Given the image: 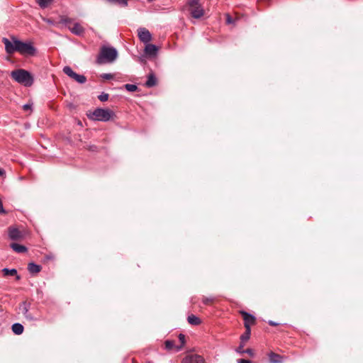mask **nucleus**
Here are the masks:
<instances>
[{
	"label": "nucleus",
	"instance_id": "obj_1",
	"mask_svg": "<svg viewBox=\"0 0 363 363\" xmlns=\"http://www.w3.org/2000/svg\"><path fill=\"white\" fill-rule=\"evenodd\" d=\"M11 39L13 42H11L6 38L2 39L6 53L11 55L15 52H18L22 55H34L35 49L31 43L22 42L14 37H12Z\"/></svg>",
	"mask_w": 363,
	"mask_h": 363
},
{
	"label": "nucleus",
	"instance_id": "obj_2",
	"mask_svg": "<svg viewBox=\"0 0 363 363\" xmlns=\"http://www.w3.org/2000/svg\"><path fill=\"white\" fill-rule=\"evenodd\" d=\"M118 57V51L113 47L102 46L96 57L99 65L112 63Z\"/></svg>",
	"mask_w": 363,
	"mask_h": 363
},
{
	"label": "nucleus",
	"instance_id": "obj_3",
	"mask_svg": "<svg viewBox=\"0 0 363 363\" xmlns=\"http://www.w3.org/2000/svg\"><path fill=\"white\" fill-rule=\"evenodd\" d=\"M11 77L18 83L26 86H30L33 83V78L30 73L23 69H18L11 72Z\"/></svg>",
	"mask_w": 363,
	"mask_h": 363
},
{
	"label": "nucleus",
	"instance_id": "obj_4",
	"mask_svg": "<svg viewBox=\"0 0 363 363\" xmlns=\"http://www.w3.org/2000/svg\"><path fill=\"white\" fill-rule=\"evenodd\" d=\"M115 113L113 111L108 108H97L93 112L88 113L87 116L93 121L106 122L111 120Z\"/></svg>",
	"mask_w": 363,
	"mask_h": 363
},
{
	"label": "nucleus",
	"instance_id": "obj_5",
	"mask_svg": "<svg viewBox=\"0 0 363 363\" xmlns=\"http://www.w3.org/2000/svg\"><path fill=\"white\" fill-rule=\"evenodd\" d=\"M63 72L68 77L73 79L79 84H84L86 82V77L84 75L79 74L74 72L69 66H65L63 68Z\"/></svg>",
	"mask_w": 363,
	"mask_h": 363
},
{
	"label": "nucleus",
	"instance_id": "obj_6",
	"mask_svg": "<svg viewBox=\"0 0 363 363\" xmlns=\"http://www.w3.org/2000/svg\"><path fill=\"white\" fill-rule=\"evenodd\" d=\"M182 363H206L205 359L201 355L196 354H188L182 361Z\"/></svg>",
	"mask_w": 363,
	"mask_h": 363
},
{
	"label": "nucleus",
	"instance_id": "obj_7",
	"mask_svg": "<svg viewBox=\"0 0 363 363\" xmlns=\"http://www.w3.org/2000/svg\"><path fill=\"white\" fill-rule=\"evenodd\" d=\"M138 35L140 40L144 43H148L152 40V35L145 28H139L138 29Z\"/></svg>",
	"mask_w": 363,
	"mask_h": 363
},
{
	"label": "nucleus",
	"instance_id": "obj_8",
	"mask_svg": "<svg viewBox=\"0 0 363 363\" xmlns=\"http://www.w3.org/2000/svg\"><path fill=\"white\" fill-rule=\"evenodd\" d=\"M241 314L243 317L244 325L245 328H247V327L250 328L251 325H254L255 323V318L254 315L245 311H242Z\"/></svg>",
	"mask_w": 363,
	"mask_h": 363
},
{
	"label": "nucleus",
	"instance_id": "obj_9",
	"mask_svg": "<svg viewBox=\"0 0 363 363\" xmlns=\"http://www.w3.org/2000/svg\"><path fill=\"white\" fill-rule=\"evenodd\" d=\"M9 236L11 240H18L22 239V233L17 228H10L9 230Z\"/></svg>",
	"mask_w": 363,
	"mask_h": 363
},
{
	"label": "nucleus",
	"instance_id": "obj_10",
	"mask_svg": "<svg viewBox=\"0 0 363 363\" xmlns=\"http://www.w3.org/2000/svg\"><path fill=\"white\" fill-rule=\"evenodd\" d=\"M190 11L192 17L194 18H199L204 14V11L201 5L190 8Z\"/></svg>",
	"mask_w": 363,
	"mask_h": 363
},
{
	"label": "nucleus",
	"instance_id": "obj_11",
	"mask_svg": "<svg viewBox=\"0 0 363 363\" xmlns=\"http://www.w3.org/2000/svg\"><path fill=\"white\" fill-rule=\"evenodd\" d=\"M69 30L77 35H81L84 33V28L79 23H74L72 26H69Z\"/></svg>",
	"mask_w": 363,
	"mask_h": 363
},
{
	"label": "nucleus",
	"instance_id": "obj_12",
	"mask_svg": "<svg viewBox=\"0 0 363 363\" xmlns=\"http://www.w3.org/2000/svg\"><path fill=\"white\" fill-rule=\"evenodd\" d=\"M145 48V53L148 56H155L157 53L158 48L153 44L146 43Z\"/></svg>",
	"mask_w": 363,
	"mask_h": 363
},
{
	"label": "nucleus",
	"instance_id": "obj_13",
	"mask_svg": "<svg viewBox=\"0 0 363 363\" xmlns=\"http://www.w3.org/2000/svg\"><path fill=\"white\" fill-rule=\"evenodd\" d=\"M2 273L4 277L8 276H15L16 280H20L21 277L18 275L17 270L16 269H8V268H4L2 269Z\"/></svg>",
	"mask_w": 363,
	"mask_h": 363
},
{
	"label": "nucleus",
	"instance_id": "obj_14",
	"mask_svg": "<svg viewBox=\"0 0 363 363\" xmlns=\"http://www.w3.org/2000/svg\"><path fill=\"white\" fill-rule=\"evenodd\" d=\"M269 359L270 363H282L283 362V357L276 354L274 352H270L269 354Z\"/></svg>",
	"mask_w": 363,
	"mask_h": 363
},
{
	"label": "nucleus",
	"instance_id": "obj_15",
	"mask_svg": "<svg viewBox=\"0 0 363 363\" xmlns=\"http://www.w3.org/2000/svg\"><path fill=\"white\" fill-rule=\"evenodd\" d=\"M29 308H30L29 304L26 301L23 302L20 306V309L21 310L24 316L28 319L32 320L33 318L28 313Z\"/></svg>",
	"mask_w": 363,
	"mask_h": 363
},
{
	"label": "nucleus",
	"instance_id": "obj_16",
	"mask_svg": "<svg viewBox=\"0 0 363 363\" xmlns=\"http://www.w3.org/2000/svg\"><path fill=\"white\" fill-rule=\"evenodd\" d=\"M157 84V78L154 74H150L147 77V79L145 82L147 87H152Z\"/></svg>",
	"mask_w": 363,
	"mask_h": 363
},
{
	"label": "nucleus",
	"instance_id": "obj_17",
	"mask_svg": "<svg viewBox=\"0 0 363 363\" xmlns=\"http://www.w3.org/2000/svg\"><path fill=\"white\" fill-rule=\"evenodd\" d=\"M28 270L31 274H37L40 272L41 266L33 262H30L28 265Z\"/></svg>",
	"mask_w": 363,
	"mask_h": 363
},
{
	"label": "nucleus",
	"instance_id": "obj_18",
	"mask_svg": "<svg viewBox=\"0 0 363 363\" xmlns=\"http://www.w3.org/2000/svg\"><path fill=\"white\" fill-rule=\"evenodd\" d=\"M11 329L14 334L19 335L23 333L24 328L21 323H16L13 324Z\"/></svg>",
	"mask_w": 363,
	"mask_h": 363
},
{
	"label": "nucleus",
	"instance_id": "obj_19",
	"mask_svg": "<svg viewBox=\"0 0 363 363\" xmlns=\"http://www.w3.org/2000/svg\"><path fill=\"white\" fill-rule=\"evenodd\" d=\"M11 247L18 253H23L27 251V248L24 245H21L18 243L11 244Z\"/></svg>",
	"mask_w": 363,
	"mask_h": 363
},
{
	"label": "nucleus",
	"instance_id": "obj_20",
	"mask_svg": "<svg viewBox=\"0 0 363 363\" xmlns=\"http://www.w3.org/2000/svg\"><path fill=\"white\" fill-rule=\"evenodd\" d=\"M54 0H35V2L41 9L48 8Z\"/></svg>",
	"mask_w": 363,
	"mask_h": 363
},
{
	"label": "nucleus",
	"instance_id": "obj_21",
	"mask_svg": "<svg viewBox=\"0 0 363 363\" xmlns=\"http://www.w3.org/2000/svg\"><path fill=\"white\" fill-rule=\"evenodd\" d=\"M251 330L250 328L247 327L245 328V332L240 336V341L242 342H245L250 338Z\"/></svg>",
	"mask_w": 363,
	"mask_h": 363
},
{
	"label": "nucleus",
	"instance_id": "obj_22",
	"mask_svg": "<svg viewBox=\"0 0 363 363\" xmlns=\"http://www.w3.org/2000/svg\"><path fill=\"white\" fill-rule=\"evenodd\" d=\"M187 320L189 323L193 325H198L201 323V320L199 319V318L196 317L194 315H189Z\"/></svg>",
	"mask_w": 363,
	"mask_h": 363
},
{
	"label": "nucleus",
	"instance_id": "obj_23",
	"mask_svg": "<svg viewBox=\"0 0 363 363\" xmlns=\"http://www.w3.org/2000/svg\"><path fill=\"white\" fill-rule=\"evenodd\" d=\"M165 349L167 350H172L177 348L175 342L173 340H167L164 342Z\"/></svg>",
	"mask_w": 363,
	"mask_h": 363
},
{
	"label": "nucleus",
	"instance_id": "obj_24",
	"mask_svg": "<svg viewBox=\"0 0 363 363\" xmlns=\"http://www.w3.org/2000/svg\"><path fill=\"white\" fill-rule=\"evenodd\" d=\"M179 340L181 342L180 345H177V348H176V351H179L180 350H182V348L184 347V344H185V335H183V334H179Z\"/></svg>",
	"mask_w": 363,
	"mask_h": 363
},
{
	"label": "nucleus",
	"instance_id": "obj_25",
	"mask_svg": "<svg viewBox=\"0 0 363 363\" xmlns=\"http://www.w3.org/2000/svg\"><path fill=\"white\" fill-rule=\"evenodd\" d=\"M215 301V298L213 296L211 297H203L202 302L205 305H209Z\"/></svg>",
	"mask_w": 363,
	"mask_h": 363
},
{
	"label": "nucleus",
	"instance_id": "obj_26",
	"mask_svg": "<svg viewBox=\"0 0 363 363\" xmlns=\"http://www.w3.org/2000/svg\"><path fill=\"white\" fill-rule=\"evenodd\" d=\"M125 88L127 91L130 92L135 91L138 89V86L136 85L131 84H126L125 85Z\"/></svg>",
	"mask_w": 363,
	"mask_h": 363
},
{
	"label": "nucleus",
	"instance_id": "obj_27",
	"mask_svg": "<svg viewBox=\"0 0 363 363\" xmlns=\"http://www.w3.org/2000/svg\"><path fill=\"white\" fill-rule=\"evenodd\" d=\"M245 342L240 341V345L235 349V352L239 354H244Z\"/></svg>",
	"mask_w": 363,
	"mask_h": 363
},
{
	"label": "nucleus",
	"instance_id": "obj_28",
	"mask_svg": "<svg viewBox=\"0 0 363 363\" xmlns=\"http://www.w3.org/2000/svg\"><path fill=\"white\" fill-rule=\"evenodd\" d=\"M108 96H109V95H108V94L103 92V93H101V94L98 96V99H99L101 101L104 102V101H108Z\"/></svg>",
	"mask_w": 363,
	"mask_h": 363
},
{
	"label": "nucleus",
	"instance_id": "obj_29",
	"mask_svg": "<svg viewBox=\"0 0 363 363\" xmlns=\"http://www.w3.org/2000/svg\"><path fill=\"white\" fill-rule=\"evenodd\" d=\"M72 20L69 18H67V17H65V18H62L61 19V22L65 24V26H67V27L69 26H71V23H72Z\"/></svg>",
	"mask_w": 363,
	"mask_h": 363
},
{
	"label": "nucleus",
	"instance_id": "obj_30",
	"mask_svg": "<svg viewBox=\"0 0 363 363\" xmlns=\"http://www.w3.org/2000/svg\"><path fill=\"white\" fill-rule=\"evenodd\" d=\"M188 4L190 8L201 5L199 0H189Z\"/></svg>",
	"mask_w": 363,
	"mask_h": 363
},
{
	"label": "nucleus",
	"instance_id": "obj_31",
	"mask_svg": "<svg viewBox=\"0 0 363 363\" xmlns=\"http://www.w3.org/2000/svg\"><path fill=\"white\" fill-rule=\"evenodd\" d=\"M33 104H26L23 106L24 111H32Z\"/></svg>",
	"mask_w": 363,
	"mask_h": 363
},
{
	"label": "nucleus",
	"instance_id": "obj_32",
	"mask_svg": "<svg viewBox=\"0 0 363 363\" xmlns=\"http://www.w3.org/2000/svg\"><path fill=\"white\" fill-rule=\"evenodd\" d=\"M101 77L104 79H113V75L112 74H108V73H106V74H103L101 75Z\"/></svg>",
	"mask_w": 363,
	"mask_h": 363
},
{
	"label": "nucleus",
	"instance_id": "obj_33",
	"mask_svg": "<svg viewBox=\"0 0 363 363\" xmlns=\"http://www.w3.org/2000/svg\"><path fill=\"white\" fill-rule=\"evenodd\" d=\"M244 353H247V354H249L250 356L251 357H253L254 356V352L252 349L250 348H247L246 350H244Z\"/></svg>",
	"mask_w": 363,
	"mask_h": 363
},
{
	"label": "nucleus",
	"instance_id": "obj_34",
	"mask_svg": "<svg viewBox=\"0 0 363 363\" xmlns=\"http://www.w3.org/2000/svg\"><path fill=\"white\" fill-rule=\"evenodd\" d=\"M6 213V211L4 208L3 203L0 201V215H4Z\"/></svg>",
	"mask_w": 363,
	"mask_h": 363
},
{
	"label": "nucleus",
	"instance_id": "obj_35",
	"mask_svg": "<svg viewBox=\"0 0 363 363\" xmlns=\"http://www.w3.org/2000/svg\"><path fill=\"white\" fill-rule=\"evenodd\" d=\"M238 363H252L250 360L240 359L238 360Z\"/></svg>",
	"mask_w": 363,
	"mask_h": 363
},
{
	"label": "nucleus",
	"instance_id": "obj_36",
	"mask_svg": "<svg viewBox=\"0 0 363 363\" xmlns=\"http://www.w3.org/2000/svg\"><path fill=\"white\" fill-rule=\"evenodd\" d=\"M226 21L228 23H231L233 22V19L229 14H227L226 16Z\"/></svg>",
	"mask_w": 363,
	"mask_h": 363
},
{
	"label": "nucleus",
	"instance_id": "obj_37",
	"mask_svg": "<svg viewBox=\"0 0 363 363\" xmlns=\"http://www.w3.org/2000/svg\"><path fill=\"white\" fill-rule=\"evenodd\" d=\"M128 0H121V6H123L124 7L128 6Z\"/></svg>",
	"mask_w": 363,
	"mask_h": 363
},
{
	"label": "nucleus",
	"instance_id": "obj_38",
	"mask_svg": "<svg viewBox=\"0 0 363 363\" xmlns=\"http://www.w3.org/2000/svg\"><path fill=\"white\" fill-rule=\"evenodd\" d=\"M269 325H272V326H276V325H278V323H275V322H274V321H272V320H269Z\"/></svg>",
	"mask_w": 363,
	"mask_h": 363
},
{
	"label": "nucleus",
	"instance_id": "obj_39",
	"mask_svg": "<svg viewBox=\"0 0 363 363\" xmlns=\"http://www.w3.org/2000/svg\"><path fill=\"white\" fill-rule=\"evenodd\" d=\"M5 174V171L4 169L0 168V177H2Z\"/></svg>",
	"mask_w": 363,
	"mask_h": 363
},
{
	"label": "nucleus",
	"instance_id": "obj_40",
	"mask_svg": "<svg viewBox=\"0 0 363 363\" xmlns=\"http://www.w3.org/2000/svg\"><path fill=\"white\" fill-rule=\"evenodd\" d=\"M44 21H46V22H48V23H51V21H50L49 19H45V18H44Z\"/></svg>",
	"mask_w": 363,
	"mask_h": 363
}]
</instances>
